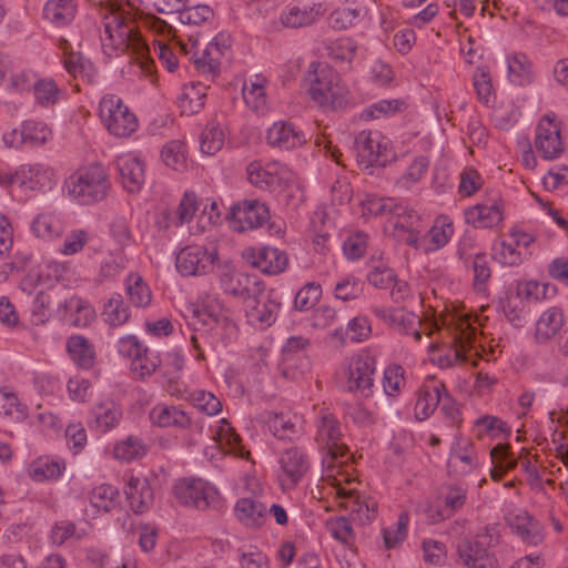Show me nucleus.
Wrapping results in <instances>:
<instances>
[{
  "label": "nucleus",
  "instance_id": "obj_1",
  "mask_svg": "<svg viewBox=\"0 0 568 568\" xmlns=\"http://www.w3.org/2000/svg\"><path fill=\"white\" fill-rule=\"evenodd\" d=\"M104 34L116 49L134 54V63L145 75L152 74L154 64L149 57V47L128 14L113 11L105 17Z\"/></svg>",
  "mask_w": 568,
  "mask_h": 568
},
{
  "label": "nucleus",
  "instance_id": "obj_2",
  "mask_svg": "<svg viewBox=\"0 0 568 568\" xmlns=\"http://www.w3.org/2000/svg\"><path fill=\"white\" fill-rule=\"evenodd\" d=\"M500 541L497 525H486L475 535L462 537L456 545L459 561L467 568H498L494 548Z\"/></svg>",
  "mask_w": 568,
  "mask_h": 568
},
{
  "label": "nucleus",
  "instance_id": "obj_3",
  "mask_svg": "<svg viewBox=\"0 0 568 568\" xmlns=\"http://www.w3.org/2000/svg\"><path fill=\"white\" fill-rule=\"evenodd\" d=\"M308 93L320 106L337 109L347 102V89L338 73L325 62H312L307 71Z\"/></svg>",
  "mask_w": 568,
  "mask_h": 568
},
{
  "label": "nucleus",
  "instance_id": "obj_4",
  "mask_svg": "<svg viewBox=\"0 0 568 568\" xmlns=\"http://www.w3.org/2000/svg\"><path fill=\"white\" fill-rule=\"evenodd\" d=\"M75 202L89 205L104 200L110 189L109 175L100 164H91L71 174L64 185Z\"/></svg>",
  "mask_w": 568,
  "mask_h": 568
},
{
  "label": "nucleus",
  "instance_id": "obj_5",
  "mask_svg": "<svg viewBox=\"0 0 568 568\" xmlns=\"http://www.w3.org/2000/svg\"><path fill=\"white\" fill-rule=\"evenodd\" d=\"M99 116L110 134L128 138L139 126L136 115L114 94L104 95L99 104Z\"/></svg>",
  "mask_w": 568,
  "mask_h": 568
},
{
  "label": "nucleus",
  "instance_id": "obj_6",
  "mask_svg": "<svg viewBox=\"0 0 568 568\" xmlns=\"http://www.w3.org/2000/svg\"><path fill=\"white\" fill-rule=\"evenodd\" d=\"M191 47L183 42L180 43V50L185 54L190 55V61L193 62L195 69L204 75H210L212 79L219 73L221 59L229 52L230 45L226 43L224 36L220 34L212 42H210L202 54L197 55V52H193L197 47V39L190 36Z\"/></svg>",
  "mask_w": 568,
  "mask_h": 568
},
{
  "label": "nucleus",
  "instance_id": "obj_7",
  "mask_svg": "<svg viewBox=\"0 0 568 568\" xmlns=\"http://www.w3.org/2000/svg\"><path fill=\"white\" fill-rule=\"evenodd\" d=\"M354 149L357 162L364 168L385 166L394 159L387 142L377 132L362 131L355 136Z\"/></svg>",
  "mask_w": 568,
  "mask_h": 568
},
{
  "label": "nucleus",
  "instance_id": "obj_8",
  "mask_svg": "<svg viewBox=\"0 0 568 568\" xmlns=\"http://www.w3.org/2000/svg\"><path fill=\"white\" fill-rule=\"evenodd\" d=\"M217 260V250L202 245H187L176 255L175 266L183 276H197L209 273Z\"/></svg>",
  "mask_w": 568,
  "mask_h": 568
},
{
  "label": "nucleus",
  "instance_id": "obj_9",
  "mask_svg": "<svg viewBox=\"0 0 568 568\" xmlns=\"http://www.w3.org/2000/svg\"><path fill=\"white\" fill-rule=\"evenodd\" d=\"M375 373L374 357L369 355H358L354 357L346 373V389L362 397H369L373 395Z\"/></svg>",
  "mask_w": 568,
  "mask_h": 568
},
{
  "label": "nucleus",
  "instance_id": "obj_10",
  "mask_svg": "<svg viewBox=\"0 0 568 568\" xmlns=\"http://www.w3.org/2000/svg\"><path fill=\"white\" fill-rule=\"evenodd\" d=\"M316 442L322 445L333 459L343 457L347 447L341 443V423L327 408H321L316 420Z\"/></svg>",
  "mask_w": 568,
  "mask_h": 568
},
{
  "label": "nucleus",
  "instance_id": "obj_11",
  "mask_svg": "<svg viewBox=\"0 0 568 568\" xmlns=\"http://www.w3.org/2000/svg\"><path fill=\"white\" fill-rule=\"evenodd\" d=\"M281 303L274 291L265 292L262 283L261 292L250 296L245 302V314L248 323L262 327L271 326L275 322Z\"/></svg>",
  "mask_w": 568,
  "mask_h": 568
},
{
  "label": "nucleus",
  "instance_id": "obj_12",
  "mask_svg": "<svg viewBox=\"0 0 568 568\" xmlns=\"http://www.w3.org/2000/svg\"><path fill=\"white\" fill-rule=\"evenodd\" d=\"M174 491L180 503L197 509L209 508L217 498V490L203 479H182Z\"/></svg>",
  "mask_w": 568,
  "mask_h": 568
},
{
  "label": "nucleus",
  "instance_id": "obj_13",
  "mask_svg": "<svg viewBox=\"0 0 568 568\" xmlns=\"http://www.w3.org/2000/svg\"><path fill=\"white\" fill-rule=\"evenodd\" d=\"M535 146L545 160L557 159L564 152L560 125L555 118L545 115L540 119L536 128Z\"/></svg>",
  "mask_w": 568,
  "mask_h": 568
},
{
  "label": "nucleus",
  "instance_id": "obj_14",
  "mask_svg": "<svg viewBox=\"0 0 568 568\" xmlns=\"http://www.w3.org/2000/svg\"><path fill=\"white\" fill-rule=\"evenodd\" d=\"M230 215L233 229L244 232L262 226L268 220L270 212L264 203L246 200L233 205Z\"/></svg>",
  "mask_w": 568,
  "mask_h": 568
},
{
  "label": "nucleus",
  "instance_id": "obj_15",
  "mask_svg": "<svg viewBox=\"0 0 568 568\" xmlns=\"http://www.w3.org/2000/svg\"><path fill=\"white\" fill-rule=\"evenodd\" d=\"M371 310L376 317H378L389 327L395 328L403 334L412 333L416 341L422 339V332L416 328V325H420V321L418 316L413 312H409L405 308L383 306H373Z\"/></svg>",
  "mask_w": 568,
  "mask_h": 568
},
{
  "label": "nucleus",
  "instance_id": "obj_16",
  "mask_svg": "<svg viewBox=\"0 0 568 568\" xmlns=\"http://www.w3.org/2000/svg\"><path fill=\"white\" fill-rule=\"evenodd\" d=\"M244 256L253 266L260 268L267 275L281 274L288 265L287 254L277 247L263 246L260 248H248Z\"/></svg>",
  "mask_w": 568,
  "mask_h": 568
},
{
  "label": "nucleus",
  "instance_id": "obj_17",
  "mask_svg": "<svg viewBox=\"0 0 568 568\" xmlns=\"http://www.w3.org/2000/svg\"><path fill=\"white\" fill-rule=\"evenodd\" d=\"M445 384L434 376L427 377L417 390L414 408L415 418L419 422L427 419L439 406L445 392Z\"/></svg>",
  "mask_w": 568,
  "mask_h": 568
},
{
  "label": "nucleus",
  "instance_id": "obj_18",
  "mask_svg": "<svg viewBox=\"0 0 568 568\" xmlns=\"http://www.w3.org/2000/svg\"><path fill=\"white\" fill-rule=\"evenodd\" d=\"M262 283L258 276L237 271H229L221 275L223 291L229 295L241 297L245 302L250 296L261 292Z\"/></svg>",
  "mask_w": 568,
  "mask_h": 568
},
{
  "label": "nucleus",
  "instance_id": "obj_19",
  "mask_svg": "<svg viewBox=\"0 0 568 568\" xmlns=\"http://www.w3.org/2000/svg\"><path fill=\"white\" fill-rule=\"evenodd\" d=\"M58 314L74 327H87L97 318L93 306L79 296L64 300L58 307Z\"/></svg>",
  "mask_w": 568,
  "mask_h": 568
},
{
  "label": "nucleus",
  "instance_id": "obj_20",
  "mask_svg": "<svg viewBox=\"0 0 568 568\" xmlns=\"http://www.w3.org/2000/svg\"><path fill=\"white\" fill-rule=\"evenodd\" d=\"M124 495L135 514L146 513L154 503V493L144 477L131 475L124 486Z\"/></svg>",
  "mask_w": 568,
  "mask_h": 568
},
{
  "label": "nucleus",
  "instance_id": "obj_21",
  "mask_svg": "<svg viewBox=\"0 0 568 568\" xmlns=\"http://www.w3.org/2000/svg\"><path fill=\"white\" fill-rule=\"evenodd\" d=\"M280 465L285 475L284 484L293 487L308 471L310 460L302 448L291 447L282 453Z\"/></svg>",
  "mask_w": 568,
  "mask_h": 568
},
{
  "label": "nucleus",
  "instance_id": "obj_22",
  "mask_svg": "<svg viewBox=\"0 0 568 568\" xmlns=\"http://www.w3.org/2000/svg\"><path fill=\"white\" fill-rule=\"evenodd\" d=\"M477 466L478 458L473 442L456 437L450 448L449 470L456 475H466L471 473Z\"/></svg>",
  "mask_w": 568,
  "mask_h": 568
},
{
  "label": "nucleus",
  "instance_id": "obj_23",
  "mask_svg": "<svg viewBox=\"0 0 568 568\" xmlns=\"http://www.w3.org/2000/svg\"><path fill=\"white\" fill-rule=\"evenodd\" d=\"M266 141L272 146L291 150L303 145L306 142V136L292 123L278 121L267 130Z\"/></svg>",
  "mask_w": 568,
  "mask_h": 568
},
{
  "label": "nucleus",
  "instance_id": "obj_24",
  "mask_svg": "<svg viewBox=\"0 0 568 568\" xmlns=\"http://www.w3.org/2000/svg\"><path fill=\"white\" fill-rule=\"evenodd\" d=\"M324 12L322 3L292 6L283 10L280 21L283 27L296 29L315 23Z\"/></svg>",
  "mask_w": 568,
  "mask_h": 568
},
{
  "label": "nucleus",
  "instance_id": "obj_25",
  "mask_svg": "<svg viewBox=\"0 0 568 568\" xmlns=\"http://www.w3.org/2000/svg\"><path fill=\"white\" fill-rule=\"evenodd\" d=\"M19 187L29 191H42L50 187L53 173L41 164H23L14 171Z\"/></svg>",
  "mask_w": 568,
  "mask_h": 568
},
{
  "label": "nucleus",
  "instance_id": "obj_26",
  "mask_svg": "<svg viewBox=\"0 0 568 568\" xmlns=\"http://www.w3.org/2000/svg\"><path fill=\"white\" fill-rule=\"evenodd\" d=\"M342 507L351 513L354 519L365 525L371 523L377 515V503L373 498H366L355 491L342 490Z\"/></svg>",
  "mask_w": 568,
  "mask_h": 568
},
{
  "label": "nucleus",
  "instance_id": "obj_27",
  "mask_svg": "<svg viewBox=\"0 0 568 568\" xmlns=\"http://www.w3.org/2000/svg\"><path fill=\"white\" fill-rule=\"evenodd\" d=\"M118 170L123 187L130 193L141 190L145 181L144 163L132 155H123L118 160Z\"/></svg>",
  "mask_w": 568,
  "mask_h": 568
},
{
  "label": "nucleus",
  "instance_id": "obj_28",
  "mask_svg": "<svg viewBox=\"0 0 568 568\" xmlns=\"http://www.w3.org/2000/svg\"><path fill=\"white\" fill-rule=\"evenodd\" d=\"M234 515L246 528H258L266 520L267 508L258 500L240 498L234 506Z\"/></svg>",
  "mask_w": 568,
  "mask_h": 568
},
{
  "label": "nucleus",
  "instance_id": "obj_29",
  "mask_svg": "<svg viewBox=\"0 0 568 568\" xmlns=\"http://www.w3.org/2000/svg\"><path fill=\"white\" fill-rule=\"evenodd\" d=\"M465 219L474 227H493L503 221V210L499 203H483L465 211Z\"/></svg>",
  "mask_w": 568,
  "mask_h": 568
},
{
  "label": "nucleus",
  "instance_id": "obj_30",
  "mask_svg": "<svg viewBox=\"0 0 568 568\" xmlns=\"http://www.w3.org/2000/svg\"><path fill=\"white\" fill-rule=\"evenodd\" d=\"M565 324L564 312L559 307L546 310L536 323L535 338L538 343H546L558 336Z\"/></svg>",
  "mask_w": 568,
  "mask_h": 568
},
{
  "label": "nucleus",
  "instance_id": "obj_31",
  "mask_svg": "<svg viewBox=\"0 0 568 568\" xmlns=\"http://www.w3.org/2000/svg\"><path fill=\"white\" fill-rule=\"evenodd\" d=\"M511 530L518 535L525 542L537 545L541 542L542 535L538 521L534 520L527 511L519 510L517 514L507 518Z\"/></svg>",
  "mask_w": 568,
  "mask_h": 568
},
{
  "label": "nucleus",
  "instance_id": "obj_32",
  "mask_svg": "<svg viewBox=\"0 0 568 568\" xmlns=\"http://www.w3.org/2000/svg\"><path fill=\"white\" fill-rule=\"evenodd\" d=\"M150 419L159 427L186 428L191 425V419L185 412L165 404L155 405L150 412Z\"/></svg>",
  "mask_w": 568,
  "mask_h": 568
},
{
  "label": "nucleus",
  "instance_id": "obj_33",
  "mask_svg": "<svg viewBox=\"0 0 568 568\" xmlns=\"http://www.w3.org/2000/svg\"><path fill=\"white\" fill-rule=\"evenodd\" d=\"M63 68L74 79L81 78L89 84L97 81L98 71L93 63L80 51H69L62 59Z\"/></svg>",
  "mask_w": 568,
  "mask_h": 568
},
{
  "label": "nucleus",
  "instance_id": "obj_34",
  "mask_svg": "<svg viewBox=\"0 0 568 568\" xmlns=\"http://www.w3.org/2000/svg\"><path fill=\"white\" fill-rule=\"evenodd\" d=\"M67 351L73 363L82 368L90 369L94 365L95 349L93 344L82 335H72L67 341Z\"/></svg>",
  "mask_w": 568,
  "mask_h": 568
},
{
  "label": "nucleus",
  "instance_id": "obj_35",
  "mask_svg": "<svg viewBox=\"0 0 568 568\" xmlns=\"http://www.w3.org/2000/svg\"><path fill=\"white\" fill-rule=\"evenodd\" d=\"M65 469V463L63 460L52 459L48 456H42L28 466L29 477L38 483L44 480H57L60 478Z\"/></svg>",
  "mask_w": 568,
  "mask_h": 568
},
{
  "label": "nucleus",
  "instance_id": "obj_36",
  "mask_svg": "<svg viewBox=\"0 0 568 568\" xmlns=\"http://www.w3.org/2000/svg\"><path fill=\"white\" fill-rule=\"evenodd\" d=\"M265 423L270 432L280 439H292L300 434L301 417L290 414L267 413Z\"/></svg>",
  "mask_w": 568,
  "mask_h": 568
},
{
  "label": "nucleus",
  "instance_id": "obj_37",
  "mask_svg": "<svg viewBox=\"0 0 568 568\" xmlns=\"http://www.w3.org/2000/svg\"><path fill=\"white\" fill-rule=\"evenodd\" d=\"M213 438L220 448L227 454L242 458L248 455V452L245 453L241 445L240 436L234 432L233 427L226 419H221L217 423Z\"/></svg>",
  "mask_w": 568,
  "mask_h": 568
},
{
  "label": "nucleus",
  "instance_id": "obj_38",
  "mask_svg": "<svg viewBox=\"0 0 568 568\" xmlns=\"http://www.w3.org/2000/svg\"><path fill=\"white\" fill-rule=\"evenodd\" d=\"M77 4L73 0H48L43 8V18L55 27L69 24L75 17Z\"/></svg>",
  "mask_w": 568,
  "mask_h": 568
},
{
  "label": "nucleus",
  "instance_id": "obj_39",
  "mask_svg": "<svg viewBox=\"0 0 568 568\" xmlns=\"http://www.w3.org/2000/svg\"><path fill=\"white\" fill-rule=\"evenodd\" d=\"M93 415L92 426L105 433L119 424L122 418V410L113 400H106L94 407Z\"/></svg>",
  "mask_w": 568,
  "mask_h": 568
},
{
  "label": "nucleus",
  "instance_id": "obj_40",
  "mask_svg": "<svg viewBox=\"0 0 568 568\" xmlns=\"http://www.w3.org/2000/svg\"><path fill=\"white\" fill-rule=\"evenodd\" d=\"M453 225L445 219L437 220L433 227L422 237V250L424 252H434L445 246L452 234Z\"/></svg>",
  "mask_w": 568,
  "mask_h": 568
},
{
  "label": "nucleus",
  "instance_id": "obj_41",
  "mask_svg": "<svg viewBox=\"0 0 568 568\" xmlns=\"http://www.w3.org/2000/svg\"><path fill=\"white\" fill-rule=\"evenodd\" d=\"M509 79L517 85H526L532 81V64L524 53H515L507 59Z\"/></svg>",
  "mask_w": 568,
  "mask_h": 568
},
{
  "label": "nucleus",
  "instance_id": "obj_42",
  "mask_svg": "<svg viewBox=\"0 0 568 568\" xmlns=\"http://www.w3.org/2000/svg\"><path fill=\"white\" fill-rule=\"evenodd\" d=\"M473 432L478 439L485 436L491 438L499 437L500 435L507 437L510 435V428L507 423L501 418L491 415H485L475 420Z\"/></svg>",
  "mask_w": 568,
  "mask_h": 568
},
{
  "label": "nucleus",
  "instance_id": "obj_43",
  "mask_svg": "<svg viewBox=\"0 0 568 568\" xmlns=\"http://www.w3.org/2000/svg\"><path fill=\"white\" fill-rule=\"evenodd\" d=\"M103 321L112 327L125 324L130 318L129 307L124 304L121 294H113L104 304L102 311Z\"/></svg>",
  "mask_w": 568,
  "mask_h": 568
},
{
  "label": "nucleus",
  "instance_id": "obj_44",
  "mask_svg": "<svg viewBox=\"0 0 568 568\" xmlns=\"http://www.w3.org/2000/svg\"><path fill=\"white\" fill-rule=\"evenodd\" d=\"M248 181L262 190L276 191L282 187V179L268 169L262 168L258 163H251L247 166Z\"/></svg>",
  "mask_w": 568,
  "mask_h": 568
},
{
  "label": "nucleus",
  "instance_id": "obj_45",
  "mask_svg": "<svg viewBox=\"0 0 568 568\" xmlns=\"http://www.w3.org/2000/svg\"><path fill=\"white\" fill-rule=\"evenodd\" d=\"M125 291L130 302L138 307H144L150 304L152 294L143 281L142 276L131 273L125 281Z\"/></svg>",
  "mask_w": 568,
  "mask_h": 568
},
{
  "label": "nucleus",
  "instance_id": "obj_46",
  "mask_svg": "<svg viewBox=\"0 0 568 568\" xmlns=\"http://www.w3.org/2000/svg\"><path fill=\"white\" fill-rule=\"evenodd\" d=\"M324 50L333 61L349 63L355 57L357 44L351 38H338L326 42Z\"/></svg>",
  "mask_w": 568,
  "mask_h": 568
},
{
  "label": "nucleus",
  "instance_id": "obj_47",
  "mask_svg": "<svg viewBox=\"0 0 568 568\" xmlns=\"http://www.w3.org/2000/svg\"><path fill=\"white\" fill-rule=\"evenodd\" d=\"M161 156L165 165L174 171L183 172L187 168L186 148L181 141L174 140L166 143L161 151Z\"/></svg>",
  "mask_w": 568,
  "mask_h": 568
},
{
  "label": "nucleus",
  "instance_id": "obj_48",
  "mask_svg": "<svg viewBox=\"0 0 568 568\" xmlns=\"http://www.w3.org/2000/svg\"><path fill=\"white\" fill-rule=\"evenodd\" d=\"M225 134L220 123L210 121L201 134V151L204 154L213 155L224 145Z\"/></svg>",
  "mask_w": 568,
  "mask_h": 568
},
{
  "label": "nucleus",
  "instance_id": "obj_49",
  "mask_svg": "<svg viewBox=\"0 0 568 568\" xmlns=\"http://www.w3.org/2000/svg\"><path fill=\"white\" fill-rule=\"evenodd\" d=\"M338 314L337 311L331 306H320L312 314V325L315 328L325 329L328 327H334L332 333L333 337L339 338L343 341L344 332L342 327H337L338 324Z\"/></svg>",
  "mask_w": 568,
  "mask_h": 568
},
{
  "label": "nucleus",
  "instance_id": "obj_50",
  "mask_svg": "<svg viewBox=\"0 0 568 568\" xmlns=\"http://www.w3.org/2000/svg\"><path fill=\"white\" fill-rule=\"evenodd\" d=\"M32 89L34 100L41 106H52L60 100L61 90L52 79H39Z\"/></svg>",
  "mask_w": 568,
  "mask_h": 568
},
{
  "label": "nucleus",
  "instance_id": "obj_51",
  "mask_svg": "<svg viewBox=\"0 0 568 568\" xmlns=\"http://www.w3.org/2000/svg\"><path fill=\"white\" fill-rule=\"evenodd\" d=\"M263 78L256 77L255 81L243 87V99L246 105L255 112H264L266 109V95Z\"/></svg>",
  "mask_w": 568,
  "mask_h": 568
},
{
  "label": "nucleus",
  "instance_id": "obj_52",
  "mask_svg": "<svg viewBox=\"0 0 568 568\" xmlns=\"http://www.w3.org/2000/svg\"><path fill=\"white\" fill-rule=\"evenodd\" d=\"M184 365V359L178 353L168 355V363L163 367V376L166 378V390L171 395H178L182 392V386L179 383L180 374Z\"/></svg>",
  "mask_w": 568,
  "mask_h": 568
},
{
  "label": "nucleus",
  "instance_id": "obj_53",
  "mask_svg": "<svg viewBox=\"0 0 568 568\" xmlns=\"http://www.w3.org/2000/svg\"><path fill=\"white\" fill-rule=\"evenodd\" d=\"M363 210L374 216L390 215L392 213H398V211L404 212L402 202L393 197L378 196H368L363 202Z\"/></svg>",
  "mask_w": 568,
  "mask_h": 568
},
{
  "label": "nucleus",
  "instance_id": "obj_54",
  "mask_svg": "<svg viewBox=\"0 0 568 568\" xmlns=\"http://www.w3.org/2000/svg\"><path fill=\"white\" fill-rule=\"evenodd\" d=\"M470 262L474 271V288L477 292H483L486 288L488 280L491 277V268L489 266L487 256L484 253H476L474 256L466 257L465 263Z\"/></svg>",
  "mask_w": 568,
  "mask_h": 568
},
{
  "label": "nucleus",
  "instance_id": "obj_55",
  "mask_svg": "<svg viewBox=\"0 0 568 568\" xmlns=\"http://www.w3.org/2000/svg\"><path fill=\"white\" fill-rule=\"evenodd\" d=\"M119 491L112 485H100L90 495L91 505L103 511H110L116 506Z\"/></svg>",
  "mask_w": 568,
  "mask_h": 568
},
{
  "label": "nucleus",
  "instance_id": "obj_56",
  "mask_svg": "<svg viewBox=\"0 0 568 568\" xmlns=\"http://www.w3.org/2000/svg\"><path fill=\"white\" fill-rule=\"evenodd\" d=\"M161 363L159 356L145 347V352H141L140 356L131 363V369L139 378L144 379L151 376Z\"/></svg>",
  "mask_w": 568,
  "mask_h": 568
},
{
  "label": "nucleus",
  "instance_id": "obj_57",
  "mask_svg": "<svg viewBox=\"0 0 568 568\" xmlns=\"http://www.w3.org/2000/svg\"><path fill=\"white\" fill-rule=\"evenodd\" d=\"M190 399L200 412L213 416L222 410L221 400L211 392L196 389L191 393Z\"/></svg>",
  "mask_w": 568,
  "mask_h": 568
},
{
  "label": "nucleus",
  "instance_id": "obj_58",
  "mask_svg": "<svg viewBox=\"0 0 568 568\" xmlns=\"http://www.w3.org/2000/svg\"><path fill=\"white\" fill-rule=\"evenodd\" d=\"M493 250L494 257L499 263L508 266L519 265L527 257V253L518 250L514 241L510 243L501 241L498 245H495Z\"/></svg>",
  "mask_w": 568,
  "mask_h": 568
},
{
  "label": "nucleus",
  "instance_id": "obj_59",
  "mask_svg": "<svg viewBox=\"0 0 568 568\" xmlns=\"http://www.w3.org/2000/svg\"><path fill=\"white\" fill-rule=\"evenodd\" d=\"M474 88L478 99L488 104L494 95L490 71L486 65H478L473 77Z\"/></svg>",
  "mask_w": 568,
  "mask_h": 568
},
{
  "label": "nucleus",
  "instance_id": "obj_60",
  "mask_svg": "<svg viewBox=\"0 0 568 568\" xmlns=\"http://www.w3.org/2000/svg\"><path fill=\"white\" fill-rule=\"evenodd\" d=\"M405 106V103L400 100L394 99V100H381L368 108H366L363 113L362 118L365 120L371 119H379L381 116L385 115H393L399 111L403 110Z\"/></svg>",
  "mask_w": 568,
  "mask_h": 568
},
{
  "label": "nucleus",
  "instance_id": "obj_61",
  "mask_svg": "<svg viewBox=\"0 0 568 568\" xmlns=\"http://www.w3.org/2000/svg\"><path fill=\"white\" fill-rule=\"evenodd\" d=\"M32 230L38 237L51 239L61 234V223L50 214H40L34 219Z\"/></svg>",
  "mask_w": 568,
  "mask_h": 568
},
{
  "label": "nucleus",
  "instance_id": "obj_62",
  "mask_svg": "<svg viewBox=\"0 0 568 568\" xmlns=\"http://www.w3.org/2000/svg\"><path fill=\"white\" fill-rule=\"evenodd\" d=\"M408 523V514L406 511H402L398 516L396 525L383 530L386 548H394L406 538Z\"/></svg>",
  "mask_w": 568,
  "mask_h": 568
},
{
  "label": "nucleus",
  "instance_id": "obj_63",
  "mask_svg": "<svg viewBox=\"0 0 568 568\" xmlns=\"http://www.w3.org/2000/svg\"><path fill=\"white\" fill-rule=\"evenodd\" d=\"M361 9L338 8L328 16V24L335 30H345L352 27L361 18Z\"/></svg>",
  "mask_w": 568,
  "mask_h": 568
},
{
  "label": "nucleus",
  "instance_id": "obj_64",
  "mask_svg": "<svg viewBox=\"0 0 568 568\" xmlns=\"http://www.w3.org/2000/svg\"><path fill=\"white\" fill-rule=\"evenodd\" d=\"M22 134L26 144L40 145L45 143L51 136V130L41 122L24 121L22 123Z\"/></svg>",
  "mask_w": 568,
  "mask_h": 568
}]
</instances>
